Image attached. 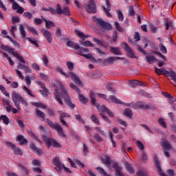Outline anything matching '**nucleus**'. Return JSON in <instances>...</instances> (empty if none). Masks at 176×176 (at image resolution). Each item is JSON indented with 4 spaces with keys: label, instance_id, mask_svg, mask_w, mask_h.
<instances>
[{
    "label": "nucleus",
    "instance_id": "1",
    "mask_svg": "<svg viewBox=\"0 0 176 176\" xmlns=\"http://www.w3.org/2000/svg\"><path fill=\"white\" fill-rule=\"evenodd\" d=\"M57 87H58V89H55V96L58 104H60V105H63L64 103H63V100H61V98H63L68 107L72 109H74L75 104L71 102V99H69V96L67 93V89L64 87L63 83L58 82Z\"/></svg>",
    "mask_w": 176,
    "mask_h": 176
},
{
    "label": "nucleus",
    "instance_id": "2",
    "mask_svg": "<svg viewBox=\"0 0 176 176\" xmlns=\"http://www.w3.org/2000/svg\"><path fill=\"white\" fill-rule=\"evenodd\" d=\"M11 96L12 100L18 109H21V107H20V103L25 107H28V102H27V101L24 100L23 96H21L19 93L13 91Z\"/></svg>",
    "mask_w": 176,
    "mask_h": 176
},
{
    "label": "nucleus",
    "instance_id": "3",
    "mask_svg": "<svg viewBox=\"0 0 176 176\" xmlns=\"http://www.w3.org/2000/svg\"><path fill=\"white\" fill-rule=\"evenodd\" d=\"M56 71L59 74H61V75H63V76H65V78L72 77L73 82H74L76 85H78V86H83V84L82 83V81L80 80L79 77H78V76H76V74H74L73 72H69L65 73L63 71V69H61V67H59L56 68Z\"/></svg>",
    "mask_w": 176,
    "mask_h": 176
},
{
    "label": "nucleus",
    "instance_id": "4",
    "mask_svg": "<svg viewBox=\"0 0 176 176\" xmlns=\"http://www.w3.org/2000/svg\"><path fill=\"white\" fill-rule=\"evenodd\" d=\"M89 97L91 99L92 105H95V107H96V108L98 109L99 112H105L107 113V115H109V116H110V118H115L113 113L108 108L105 107L104 105L100 106L98 104L96 103V98H94V92H91Z\"/></svg>",
    "mask_w": 176,
    "mask_h": 176
},
{
    "label": "nucleus",
    "instance_id": "5",
    "mask_svg": "<svg viewBox=\"0 0 176 176\" xmlns=\"http://www.w3.org/2000/svg\"><path fill=\"white\" fill-rule=\"evenodd\" d=\"M0 48L2 49V50H4V52H7V53H12V54L14 55V57H16V58H17V60H19L20 63H23V64L25 63V60H24V58H23V57L20 56L19 53L15 52L14 49L8 45H4L3 44L0 45Z\"/></svg>",
    "mask_w": 176,
    "mask_h": 176
},
{
    "label": "nucleus",
    "instance_id": "6",
    "mask_svg": "<svg viewBox=\"0 0 176 176\" xmlns=\"http://www.w3.org/2000/svg\"><path fill=\"white\" fill-rule=\"evenodd\" d=\"M42 140L45 142V145H47L48 148H50V146H54V148H61V144L54 139L43 136Z\"/></svg>",
    "mask_w": 176,
    "mask_h": 176
},
{
    "label": "nucleus",
    "instance_id": "7",
    "mask_svg": "<svg viewBox=\"0 0 176 176\" xmlns=\"http://www.w3.org/2000/svg\"><path fill=\"white\" fill-rule=\"evenodd\" d=\"M95 23L102 28V30H106L107 31H111L112 30V25L111 24L104 22L102 19L98 18H94Z\"/></svg>",
    "mask_w": 176,
    "mask_h": 176
},
{
    "label": "nucleus",
    "instance_id": "8",
    "mask_svg": "<svg viewBox=\"0 0 176 176\" xmlns=\"http://www.w3.org/2000/svg\"><path fill=\"white\" fill-rule=\"evenodd\" d=\"M155 167H157V172L160 174V175H161V176H174V170H173L171 169H169L167 170L168 175L164 174V173H163V170H162V168L160 167V162L156 158L155 159Z\"/></svg>",
    "mask_w": 176,
    "mask_h": 176
},
{
    "label": "nucleus",
    "instance_id": "9",
    "mask_svg": "<svg viewBox=\"0 0 176 176\" xmlns=\"http://www.w3.org/2000/svg\"><path fill=\"white\" fill-rule=\"evenodd\" d=\"M85 9L87 13H96L97 12V6L94 0H90L87 3H85Z\"/></svg>",
    "mask_w": 176,
    "mask_h": 176
},
{
    "label": "nucleus",
    "instance_id": "10",
    "mask_svg": "<svg viewBox=\"0 0 176 176\" xmlns=\"http://www.w3.org/2000/svg\"><path fill=\"white\" fill-rule=\"evenodd\" d=\"M83 53H89V49L80 47L78 49V54H80V56H82V57H85V58H87L88 60L90 58H93V56L91 55V54H85Z\"/></svg>",
    "mask_w": 176,
    "mask_h": 176
},
{
    "label": "nucleus",
    "instance_id": "11",
    "mask_svg": "<svg viewBox=\"0 0 176 176\" xmlns=\"http://www.w3.org/2000/svg\"><path fill=\"white\" fill-rule=\"evenodd\" d=\"M42 32L47 43H52V41H53V36L52 35V32L45 29H43Z\"/></svg>",
    "mask_w": 176,
    "mask_h": 176
},
{
    "label": "nucleus",
    "instance_id": "12",
    "mask_svg": "<svg viewBox=\"0 0 176 176\" xmlns=\"http://www.w3.org/2000/svg\"><path fill=\"white\" fill-rule=\"evenodd\" d=\"M112 166L116 171V175L118 176H124L122 173V166L119 165L117 162H112Z\"/></svg>",
    "mask_w": 176,
    "mask_h": 176
},
{
    "label": "nucleus",
    "instance_id": "13",
    "mask_svg": "<svg viewBox=\"0 0 176 176\" xmlns=\"http://www.w3.org/2000/svg\"><path fill=\"white\" fill-rule=\"evenodd\" d=\"M124 49L126 50V53L128 54V57H130V58H135V56H134V52H133V50L127 45V43H124Z\"/></svg>",
    "mask_w": 176,
    "mask_h": 176
},
{
    "label": "nucleus",
    "instance_id": "14",
    "mask_svg": "<svg viewBox=\"0 0 176 176\" xmlns=\"http://www.w3.org/2000/svg\"><path fill=\"white\" fill-rule=\"evenodd\" d=\"M17 68L19 69H23V71H25V72H27L28 74L32 73V69H31L28 66L25 65L23 63H21L19 65H18Z\"/></svg>",
    "mask_w": 176,
    "mask_h": 176
},
{
    "label": "nucleus",
    "instance_id": "15",
    "mask_svg": "<svg viewBox=\"0 0 176 176\" xmlns=\"http://www.w3.org/2000/svg\"><path fill=\"white\" fill-rule=\"evenodd\" d=\"M37 85H38V86H41L42 90H40V93L41 94H42V96L46 97V96H47V89H46V87H45V84L41 81H37Z\"/></svg>",
    "mask_w": 176,
    "mask_h": 176
},
{
    "label": "nucleus",
    "instance_id": "16",
    "mask_svg": "<svg viewBox=\"0 0 176 176\" xmlns=\"http://www.w3.org/2000/svg\"><path fill=\"white\" fill-rule=\"evenodd\" d=\"M161 146L165 149V151H168L171 149V144L166 139H162L161 142Z\"/></svg>",
    "mask_w": 176,
    "mask_h": 176
},
{
    "label": "nucleus",
    "instance_id": "17",
    "mask_svg": "<svg viewBox=\"0 0 176 176\" xmlns=\"http://www.w3.org/2000/svg\"><path fill=\"white\" fill-rule=\"evenodd\" d=\"M7 145L14 148V152L15 155H23V151H21V149H20V148L16 147V145L12 144L11 142H7Z\"/></svg>",
    "mask_w": 176,
    "mask_h": 176
},
{
    "label": "nucleus",
    "instance_id": "18",
    "mask_svg": "<svg viewBox=\"0 0 176 176\" xmlns=\"http://www.w3.org/2000/svg\"><path fill=\"white\" fill-rule=\"evenodd\" d=\"M67 46H68L69 47H72V49H75V50H78V49H79L80 47V45H79V44L74 43L73 41H68L66 43Z\"/></svg>",
    "mask_w": 176,
    "mask_h": 176
},
{
    "label": "nucleus",
    "instance_id": "19",
    "mask_svg": "<svg viewBox=\"0 0 176 176\" xmlns=\"http://www.w3.org/2000/svg\"><path fill=\"white\" fill-rule=\"evenodd\" d=\"M69 114L67 113H61L60 117L59 118L62 124L66 127H68V124H67V122L64 120V118H69Z\"/></svg>",
    "mask_w": 176,
    "mask_h": 176
},
{
    "label": "nucleus",
    "instance_id": "20",
    "mask_svg": "<svg viewBox=\"0 0 176 176\" xmlns=\"http://www.w3.org/2000/svg\"><path fill=\"white\" fill-rule=\"evenodd\" d=\"M55 130H56L58 134L60 135V137H65V135L64 134V131L63 130V127L58 124H56V126H54Z\"/></svg>",
    "mask_w": 176,
    "mask_h": 176
},
{
    "label": "nucleus",
    "instance_id": "21",
    "mask_svg": "<svg viewBox=\"0 0 176 176\" xmlns=\"http://www.w3.org/2000/svg\"><path fill=\"white\" fill-rule=\"evenodd\" d=\"M55 130H56L58 134L60 135V137H65V135L64 134V131L63 130V127L58 124H56V126H54Z\"/></svg>",
    "mask_w": 176,
    "mask_h": 176
},
{
    "label": "nucleus",
    "instance_id": "22",
    "mask_svg": "<svg viewBox=\"0 0 176 176\" xmlns=\"http://www.w3.org/2000/svg\"><path fill=\"white\" fill-rule=\"evenodd\" d=\"M79 43L82 46H85V47H94V44L89 41L81 40Z\"/></svg>",
    "mask_w": 176,
    "mask_h": 176
},
{
    "label": "nucleus",
    "instance_id": "23",
    "mask_svg": "<svg viewBox=\"0 0 176 176\" xmlns=\"http://www.w3.org/2000/svg\"><path fill=\"white\" fill-rule=\"evenodd\" d=\"M16 141L19 142L20 145H24V144H27L28 142L27 139L24 138V136L21 135H19L16 138Z\"/></svg>",
    "mask_w": 176,
    "mask_h": 176
},
{
    "label": "nucleus",
    "instance_id": "24",
    "mask_svg": "<svg viewBox=\"0 0 176 176\" xmlns=\"http://www.w3.org/2000/svg\"><path fill=\"white\" fill-rule=\"evenodd\" d=\"M75 33L78 34V36L85 41V39H87V38H90V35L85 34V33L80 32L79 30H75Z\"/></svg>",
    "mask_w": 176,
    "mask_h": 176
},
{
    "label": "nucleus",
    "instance_id": "25",
    "mask_svg": "<svg viewBox=\"0 0 176 176\" xmlns=\"http://www.w3.org/2000/svg\"><path fill=\"white\" fill-rule=\"evenodd\" d=\"M109 50L111 53H113V54H115L116 56H122L120 49L118 47H110Z\"/></svg>",
    "mask_w": 176,
    "mask_h": 176
},
{
    "label": "nucleus",
    "instance_id": "26",
    "mask_svg": "<svg viewBox=\"0 0 176 176\" xmlns=\"http://www.w3.org/2000/svg\"><path fill=\"white\" fill-rule=\"evenodd\" d=\"M30 148L32 151H33V152H34V153H36V155H42V150L36 148V146H35V144L32 143L30 145Z\"/></svg>",
    "mask_w": 176,
    "mask_h": 176
},
{
    "label": "nucleus",
    "instance_id": "27",
    "mask_svg": "<svg viewBox=\"0 0 176 176\" xmlns=\"http://www.w3.org/2000/svg\"><path fill=\"white\" fill-rule=\"evenodd\" d=\"M104 164H107V168H111V164L112 161H111L109 155H104V158L102 159Z\"/></svg>",
    "mask_w": 176,
    "mask_h": 176
},
{
    "label": "nucleus",
    "instance_id": "28",
    "mask_svg": "<svg viewBox=\"0 0 176 176\" xmlns=\"http://www.w3.org/2000/svg\"><path fill=\"white\" fill-rule=\"evenodd\" d=\"M43 21L45 23V28L47 30H50V28H53L55 27V24L52 21L46 20L45 19H43Z\"/></svg>",
    "mask_w": 176,
    "mask_h": 176
},
{
    "label": "nucleus",
    "instance_id": "29",
    "mask_svg": "<svg viewBox=\"0 0 176 176\" xmlns=\"http://www.w3.org/2000/svg\"><path fill=\"white\" fill-rule=\"evenodd\" d=\"M107 101H109L111 102H115V104H123V102L116 98V97L113 96H110L109 99H107Z\"/></svg>",
    "mask_w": 176,
    "mask_h": 176
},
{
    "label": "nucleus",
    "instance_id": "30",
    "mask_svg": "<svg viewBox=\"0 0 176 176\" xmlns=\"http://www.w3.org/2000/svg\"><path fill=\"white\" fill-rule=\"evenodd\" d=\"M19 31L21 32L22 39H25L27 36V32H25V29H24V26L22 24L19 25Z\"/></svg>",
    "mask_w": 176,
    "mask_h": 176
},
{
    "label": "nucleus",
    "instance_id": "31",
    "mask_svg": "<svg viewBox=\"0 0 176 176\" xmlns=\"http://www.w3.org/2000/svg\"><path fill=\"white\" fill-rule=\"evenodd\" d=\"M137 108H140L141 109H149L151 106L149 104H144L142 102H138L136 103Z\"/></svg>",
    "mask_w": 176,
    "mask_h": 176
},
{
    "label": "nucleus",
    "instance_id": "32",
    "mask_svg": "<svg viewBox=\"0 0 176 176\" xmlns=\"http://www.w3.org/2000/svg\"><path fill=\"white\" fill-rule=\"evenodd\" d=\"M106 5L107 8L103 7V9H104L108 17H111V13H109V10H111V3H109V0L106 1Z\"/></svg>",
    "mask_w": 176,
    "mask_h": 176
},
{
    "label": "nucleus",
    "instance_id": "33",
    "mask_svg": "<svg viewBox=\"0 0 176 176\" xmlns=\"http://www.w3.org/2000/svg\"><path fill=\"white\" fill-rule=\"evenodd\" d=\"M78 100L81 104H87V102H89V99L85 97L83 94H80V93H78Z\"/></svg>",
    "mask_w": 176,
    "mask_h": 176
},
{
    "label": "nucleus",
    "instance_id": "34",
    "mask_svg": "<svg viewBox=\"0 0 176 176\" xmlns=\"http://www.w3.org/2000/svg\"><path fill=\"white\" fill-rule=\"evenodd\" d=\"M131 87H135L136 86H142V82L138 80H132L129 81Z\"/></svg>",
    "mask_w": 176,
    "mask_h": 176
},
{
    "label": "nucleus",
    "instance_id": "35",
    "mask_svg": "<svg viewBox=\"0 0 176 176\" xmlns=\"http://www.w3.org/2000/svg\"><path fill=\"white\" fill-rule=\"evenodd\" d=\"M115 61V57H109L107 59L103 60V64L104 65H107V64H113Z\"/></svg>",
    "mask_w": 176,
    "mask_h": 176
},
{
    "label": "nucleus",
    "instance_id": "36",
    "mask_svg": "<svg viewBox=\"0 0 176 176\" xmlns=\"http://www.w3.org/2000/svg\"><path fill=\"white\" fill-rule=\"evenodd\" d=\"M2 54H3V56L5 57V58H7V60H8L9 62V64L11 67H13V65H14V61H13L12 60V58H10L9 56V55H8V54L5 53V52H1Z\"/></svg>",
    "mask_w": 176,
    "mask_h": 176
},
{
    "label": "nucleus",
    "instance_id": "37",
    "mask_svg": "<svg viewBox=\"0 0 176 176\" xmlns=\"http://www.w3.org/2000/svg\"><path fill=\"white\" fill-rule=\"evenodd\" d=\"M96 170H97L98 173H99V174H100L101 175L111 176L108 174V173H107V171H105V170H104V168H102L101 167H97Z\"/></svg>",
    "mask_w": 176,
    "mask_h": 176
},
{
    "label": "nucleus",
    "instance_id": "38",
    "mask_svg": "<svg viewBox=\"0 0 176 176\" xmlns=\"http://www.w3.org/2000/svg\"><path fill=\"white\" fill-rule=\"evenodd\" d=\"M96 170H97L98 173H99V174H100L101 175L111 176L108 174V173H107V171H105V170H104V168H102L101 167H97Z\"/></svg>",
    "mask_w": 176,
    "mask_h": 176
},
{
    "label": "nucleus",
    "instance_id": "39",
    "mask_svg": "<svg viewBox=\"0 0 176 176\" xmlns=\"http://www.w3.org/2000/svg\"><path fill=\"white\" fill-rule=\"evenodd\" d=\"M32 105H34V107H36L37 108H42L43 109H46V108H47V106L42 102H32Z\"/></svg>",
    "mask_w": 176,
    "mask_h": 176
},
{
    "label": "nucleus",
    "instance_id": "40",
    "mask_svg": "<svg viewBox=\"0 0 176 176\" xmlns=\"http://www.w3.org/2000/svg\"><path fill=\"white\" fill-rule=\"evenodd\" d=\"M93 41L96 45H100V46H102L103 47H105L107 49V47L104 45V41L98 39V38H94Z\"/></svg>",
    "mask_w": 176,
    "mask_h": 176
},
{
    "label": "nucleus",
    "instance_id": "41",
    "mask_svg": "<svg viewBox=\"0 0 176 176\" xmlns=\"http://www.w3.org/2000/svg\"><path fill=\"white\" fill-rule=\"evenodd\" d=\"M8 2H11L12 3V9L13 10H17L19 8H20V6L16 3L14 0H8Z\"/></svg>",
    "mask_w": 176,
    "mask_h": 176
},
{
    "label": "nucleus",
    "instance_id": "42",
    "mask_svg": "<svg viewBox=\"0 0 176 176\" xmlns=\"http://www.w3.org/2000/svg\"><path fill=\"white\" fill-rule=\"evenodd\" d=\"M125 168H126L127 171L129 172L131 174H133L134 173V168H133V166L130 165L128 162L125 164Z\"/></svg>",
    "mask_w": 176,
    "mask_h": 176
},
{
    "label": "nucleus",
    "instance_id": "43",
    "mask_svg": "<svg viewBox=\"0 0 176 176\" xmlns=\"http://www.w3.org/2000/svg\"><path fill=\"white\" fill-rule=\"evenodd\" d=\"M62 14L65 16H71L69 8H68V7H63V9L62 10Z\"/></svg>",
    "mask_w": 176,
    "mask_h": 176
},
{
    "label": "nucleus",
    "instance_id": "44",
    "mask_svg": "<svg viewBox=\"0 0 176 176\" xmlns=\"http://www.w3.org/2000/svg\"><path fill=\"white\" fill-rule=\"evenodd\" d=\"M22 89L24 90V91H25V93H27V94H28V96H30V97H35V96L32 94V91H30V89H28L26 86H23Z\"/></svg>",
    "mask_w": 176,
    "mask_h": 176
},
{
    "label": "nucleus",
    "instance_id": "45",
    "mask_svg": "<svg viewBox=\"0 0 176 176\" xmlns=\"http://www.w3.org/2000/svg\"><path fill=\"white\" fill-rule=\"evenodd\" d=\"M0 120H3L4 124H9V118L5 115L0 116Z\"/></svg>",
    "mask_w": 176,
    "mask_h": 176
},
{
    "label": "nucleus",
    "instance_id": "46",
    "mask_svg": "<svg viewBox=\"0 0 176 176\" xmlns=\"http://www.w3.org/2000/svg\"><path fill=\"white\" fill-rule=\"evenodd\" d=\"M147 63H149L150 64L152 63H155L156 61V58L153 56H147L146 57Z\"/></svg>",
    "mask_w": 176,
    "mask_h": 176
},
{
    "label": "nucleus",
    "instance_id": "47",
    "mask_svg": "<svg viewBox=\"0 0 176 176\" xmlns=\"http://www.w3.org/2000/svg\"><path fill=\"white\" fill-rule=\"evenodd\" d=\"M160 52L163 53V54H167V47H166L163 43H161L159 46Z\"/></svg>",
    "mask_w": 176,
    "mask_h": 176
},
{
    "label": "nucleus",
    "instance_id": "48",
    "mask_svg": "<svg viewBox=\"0 0 176 176\" xmlns=\"http://www.w3.org/2000/svg\"><path fill=\"white\" fill-rule=\"evenodd\" d=\"M117 15H118L119 21H123V20H124V16H123V12H122V11L117 10Z\"/></svg>",
    "mask_w": 176,
    "mask_h": 176
},
{
    "label": "nucleus",
    "instance_id": "49",
    "mask_svg": "<svg viewBox=\"0 0 176 176\" xmlns=\"http://www.w3.org/2000/svg\"><path fill=\"white\" fill-rule=\"evenodd\" d=\"M138 176H148V170H140L137 173Z\"/></svg>",
    "mask_w": 176,
    "mask_h": 176
},
{
    "label": "nucleus",
    "instance_id": "50",
    "mask_svg": "<svg viewBox=\"0 0 176 176\" xmlns=\"http://www.w3.org/2000/svg\"><path fill=\"white\" fill-rule=\"evenodd\" d=\"M136 144H137L138 148L140 151H144V149H145V146H144L142 142H141L140 140L136 141Z\"/></svg>",
    "mask_w": 176,
    "mask_h": 176
},
{
    "label": "nucleus",
    "instance_id": "51",
    "mask_svg": "<svg viewBox=\"0 0 176 176\" xmlns=\"http://www.w3.org/2000/svg\"><path fill=\"white\" fill-rule=\"evenodd\" d=\"M158 123L164 129H167V125L166 124V122H164V119L160 118L159 120H158Z\"/></svg>",
    "mask_w": 176,
    "mask_h": 176
},
{
    "label": "nucleus",
    "instance_id": "52",
    "mask_svg": "<svg viewBox=\"0 0 176 176\" xmlns=\"http://www.w3.org/2000/svg\"><path fill=\"white\" fill-rule=\"evenodd\" d=\"M27 39L28 41H29V42H30V43H32V45H34V46H36V47H38L39 45H38V42L36 41V40L31 38H27Z\"/></svg>",
    "mask_w": 176,
    "mask_h": 176
},
{
    "label": "nucleus",
    "instance_id": "53",
    "mask_svg": "<svg viewBox=\"0 0 176 176\" xmlns=\"http://www.w3.org/2000/svg\"><path fill=\"white\" fill-rule=\"evenodd\" d=\"M91 120L94 122V123H95L96 124H100V120H98V118L95 115H93L91 117Z\"/></svg>",
    "mask_w": 176,
    "mask_h": 176
},
{
    "label": "nucleus",
    "instance_id": "54",
    "mask_svg": "<svg viewBox=\"0 0 176 176\" xmlns=\"http://www.w3.org/2000/svg\"><path fill=\"white\" fill-rule=\"evenodd\" d=\"M36 115L38 118H41L42 119H45V113L39 111V109H36Z\"/></svg>",
    "mask_w": 176,
    "mask_h": 176
},
{
    "label": "nucleus",
    "instance_id": "55",
    "mask_svg": "<svg viewBox=\"0 0 176 176\" xmlns=\"http://www.w3.org/2000/svg\"><path fill=\"white\" fill-rule=\"evenodd\" d=\"M124 114L125 115V116H128V118H131V116H133L131 110H130L129 109H126L124 111Z\"/></svg>",
    "mask_w": 176,
    "mask_h": 176
},
{
    "label": "nucleus",
    "instance_id": "56",
    "mask_svg": "<svg viewBox=\"0 0 176 176\" xmlns=\"http://www.w3.org/2000/svg\"><path fill=\"white\" fill-rule=\"evenodd\" d=\"M69 86L72 89L75 90L77 93H80V90L79 89V88H78V87H76V85H75L74 83H70Z\"/></svg>",
    "mask_w": 176,
    "mask_h": 176
},
{
    "label": "nucleus",
    "instance_id": "57",
    "mask_svg": "<svg viewBox=\"0 0 176 176\" xmlns=\"http://www.w3.org/2000/svg\"><path fill=\"white\" fill-rule=\"evenodd\" d=\"M66 65L69 71H74V63L72 62H67Z\"/></svg>",
    "mask_w": 176,
    "mask_h": 176
},
{
    "label": "nucleus",
    "instance_id": "58",
    "mask_svg": "<svg viewBox=\"0 0 176 176\" xmlns=\"http://www.w3.org/2000/svg\"><path fill=\"white\" fill-rule=\"evenodd\" d=\"M63 168H64V164L60 162L58 165L56 166L55 170H56V171H61Z\"/></svg>",
    "mask_w": 176,
    "mask_h": 176
},
{
    "label": "nucleus",
    "instance_id": "59",
    "mask_svg": "<svg viewBox=\"0 0 176 176\" xmlns=\"http://www.w3.org/2000/svg\"><path fill=\"white\" fill-rule=\"evenodd\" d=\"M24 17H26V19H28L29 20H31L32 19V14L30 12H25L23 13Z\"/></svg>",
    "mask_w": 176,
    "mask_h": 176
},
{
    "label": "nucleus",
    "instance_id": "60",
    "mask_svg": "<svg viewBox=\"0 0 176 176\" xmlns=\"http://www.w3.org/2000/svg\"><path fill=\"white\" fill-rule=\"evenodd\" d=\"M40 78L41 79H43V80H45V81L49 80V76L46 75V74H45L43 73H41L40 74Z\"/></svg>",
    "mask_w": 176,
    "mask_h": 176
},
{
    "label": "nucleus",
    "instance_id": "61",
    "mask_svg": "<svg viewBox=\"0 0 176 176\" xmlns=\"http://www.w3.org/2000/svg\"><path fill=\"white\" fill-rule=\"evenodd\" d=\"M56 12L57 14H61L63 13V8H61V6H60V4L57 5Z\"/></svg>",
    "mask_w": 176,
    "mask_h": 176
},
{
    "label": "nucleus",
    "instance_id": "62",
    "mask_svg": "<svg viewBox=\"0 0 176 176\" xmlns=\"http://www.w3.org/2000/svg\"><path fill=\"white\" fill-rule=\"evenodd\" d=\"M5 102L8 105L6 107L7 112H10L12 111V109H13V108H12V105L9 104V102L8 100H6Z\"/></svg>",
    "mask_w": 176,
    "mask_h": 176
},
{
    "label": "nucleus",
    "instance_id": "63",
    "mask_svg": "<svg viewBox=\"0 0 176 176\" xmlns=\"http://www.w3.org/2000/svg\"><path fill=\"white\" fill-rule=\"evenodd\" d=\"M29 32H32L33 35H38V31H36L34 27L29 28Z\"/></svg>",
    "mask_w": 176,
    "mask_h": 176
},
{
    "label": "nucleus",
    "instance_id": "64",
    "mask_svg": "<svg viewBox=\"0 0 176 176\" xmlns=\"http://www.w3.org/2000/svg\"><path fill=\"white\" fill-rule=\"evenodd\" d=\"M129 14L130 16H134L135 14V12H134V8H133V6L129 7Z\"/></svg>",
    "mask_w": 176,
    "mask_h": 176
}]
</instances>
